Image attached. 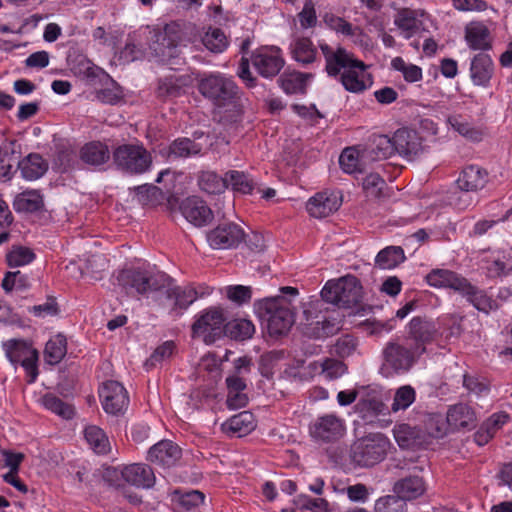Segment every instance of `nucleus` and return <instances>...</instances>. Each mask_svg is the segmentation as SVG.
<instances>
[{"label": "nucleus", "mask_w": 512, "mask_h": 512, "mask_svg": "<svg viewBox=\"0 0 512 512\" xmlns=\"http://www.w3.org/2000/svg\"><path fill=\"white\" fill-rule=\"evenodd\" d=\"M36 255L29 247L13 245L6 254V263L9 267H21L30 264Z\"/></svg>", "instance_id": "53"}, {"label": "nucleus", "mask_w": 512, "mask_h": 512, "mask_svg": "<svg viewBox=\"0 0 512 512\" xmlns=\"http://www.w3.org/2000/svg\"><path fill=\"white\" fill-rule=\"evenodd\" d=\"M393 136L395 154L411 160L422 152V138L415 130L400 128Z\"/></svg>", "instance_id": "19"}, {"label": "nucleus", "mask_w": 512, "mask_h": 512, "mask_svg": "<svg viewBox=\"0 0 512 512\" xmlns=\"http://www.w3.org/2000/svg\"><path fill=\"white\" fill-rule=\"evenodd\" d=\"M155 40L151 46L155 56L160 58L162 62L174 64L173 60L178 57V43L180 37L177 32L166 27L163 31L155 34Z\"/></svg>", "instance_id": "18"}, {"label": "nucleus", "mask_w": 512, "mask_h": 512, "mask_svg": "<svg viewBox=\"0 0 512 512\" xmlns=\"http://www.w3.org/2000/svg\"><path fill=\"white\" fill-rule=\"evenodd\" d=\"M42 403L47 410L63 419L69 420L74 417L75 409L73 405L64 402L52 393L45 394L42 398Z\"/></svg>", "instance_id": "52"}, {"label": "nucleus", "mask_w": 512, "mask_h": 512, "mask_svg": "<svg viewBox=\"0 0 512 512\" xmlns=\"http://www.w3.org/2000/svg\"><path fill=\"white\" fill-rule=\"evenodd\" d=\"M405 260L404 251L399 246H389L378 252L375 263L381 269H393Z\"/></svg>", "instance_id": "50"}, {"label": "nucleus", "mask_w": 512, "mask_h": 512, "mask_svg": "<svg viewBox=\"0 0 512 512\" xmlns=\"http://www.w3.org/2000/svg\"><path fill=\"white\" fill-rule=\"evenodd\" d=\"M21 176L28 181L41 178L48 170V162L38 153H30L17 161Z\"/></svg>", "instance_id": "29"}, {"label": "nucleus", "mask_w": 512, "mask_h": 512, "mask_svg": "<svg viewBox=\"0 0 512 512\" xmlns=\"http://www.w3.org/2000/svg\"><path fill=\"white\" fill-rule=\"evenodd\" d=\"M319 48L324 56L325 71L329 77L337 78L347 68H360V71L366 70V65L363 61L356 59L352 53L341 46L333 48L327 43H320Z\"/></svg>", "instance_id": "8"}, {"label": "nucleus", "mask_w": 512, "mask_h": 512, "mask_svg": "<svg viewBox=\"0 0 512 512\" xmlns=\"http://www.w3.org/2000/svg\"><path fill=\"white\" fill-rule=\"evenodd\" d=\"M372 160L387 159L395 155L394 136L374 134L369 138L367 146L363 151Z\"/></svg>", "instance_id": "27"}, {"label": "nucleus", "mask_w": 512, "mask_h": 512, "mask_svg": "<svg viewBox=\"0 0 512 512\" xmlns=\"http://www.w3.org/2000/svg\"><path fill=\"white\" fill-rule=\"evenodd\" d=\"M344 432L343 421L334 414L320 416L310 426L311 436L322 442L337 441L344 435Z\"/></svg>", "instance_id": "15"}, {"label": "nucleus", "mask_w": 512, "mask_h": 512, "mask_svg": "<svg viewBox=\"0 0 512 512\" xmlns=\"http://www.w3.org/2000/svg\"><path fill=\"white\" fill-rule=\"evenodd\" d=\"M132 190L135 192L137 201L142 205L154 206L158 204L163 197L161 189L153 184L136 186L132 188Z\"/></svg>", "instance_id": "54"}, {"label": "nucleus", "mask_w": 512, "mask_h": 512, "mask_svg": "<svg viewBox=\"0 0 512 512\" xmlns=\"http://www.w3.org/2000/svg\"><path fill=\"white\" fill-rule=\"evenodd\" d=\"M447 423L455 428H471L475 425V413L466 404L460 403L449 408L447 412Z\"/></svg>", "instance_id": "37"}, {"label": "nucleus", "mask_w": 512, "mask_h": 512, "mask_svg": "<svg viewBox=\"0 0 512 512\" xmlns=\"http://www.w3.org/2000/svg\"><path fill=\"white\" fill-rule=\"evenodd\" d=\"M323 21L330 29L337 33H341L345 36L354 35L352 24L342 17L336 16L332 13H327L324 15Z\"/></svg>", "instance_id": "61"}, {"label": "nucleus", "mask_w": 512, "mask_h": 512, "mask_svg": "<svg viewBox=\"0 0 512 512\" xmlns=\"http://www.w3.org/2000/svg\"><path fill=\"white\" fill-rule=\"evenodd\" d=\"M244 238V229L234 222L220 223L207 233V241L214 249L236 248Z\"/></svg>", "instance_id": "12"}, {"label": "nucleus", "mask_w": 512, "mask_h": 512, "mask_svg": "<svg viewBox=\"0 0 512 512\" xmlns=\"http://www.w3.org/2000/svg\"><path fill=\"white\" fill-rule=\"evenodd\" d=\"M256 310L268 334L278 338L287 335L295 322V313L290 301L283 296L260 300Z\"/></svg>", "instance_id": "1"}, {"label": "nucleus", "mask_w": 512, "mask_h": 512, "mask_svg": "<svg viewBox=\"0 0 512 512\" xmlns=\"http://www.w3.org/2000/svg\"><path fill=\"white\" fill-rule=\"evenodd\" d=\"M107 75H108V73H106L102 68H100L90 62H87L84 65V69H83L84 79L86 80L87 84L89 86L93 87L94 89H97V87L100 85V82L102 80H107Z\"/></svg>", "instance_id": "63"}, {"label": "nucleus", "mask_w": 512, "mask_h": 512, "mask_svg": "<svg viewBox=\"0 0 512 512\" xmlns=\"http://www.w3.org/2000/svg\"><path fill=\"white\" fill-rule=\"evenodd\" d=\"M227 317L220 307H210L203 310L192 324L194 337H201L207 344L214 343L224 336Z\"/></svg>", "instance_id": "7"}, {"label": "nucleus", "mask_w": 512, "mask_h": 512, "mask_svg": "<svg viewBox=\"0 0 512 512\" xmlns=\"http://www.w3.org/2000/svg\"><path fill=\"white\" fill-rule=\"evenodd\" d=\"M67 353V341L65 336L58 334L50 339L45 346L44 357L48 364H58Z\"/></svg>", "instance_id": "49"}, {"label": "nucleus", "mask_w": 512, "mask_h": 512, "mask_svg": "<svg viewBox=\"0 0 512 512\" xmlns=\"http://www.w3.org/2000/svg\"><path fill=\"white\" fill-rule=\"evenodd\" d=\"M339 329V322L335 318L323 316L315 322L308 323L305 328V333L309 337L320 339L336 334Z\"/></svg>", "instance_id": "42"}, {"label": "nucleus", "mask_w": 512, "mask_h": 512, "mask_svg": "<svg viewBox=\"0 0 512 512\" xmlns=\"http://www.w3.org/2000/svg\"><path fill=\"white\" fill-rule=\"evenodd\" d=\"M190 77L187 75H169L158 81L157 95L163 99H172L179 97L184 92V88L189 86Z\"/></svg>", "instance_id": "31"}, {"label": "nucleus", "mask_w": 512, "mask_h": 512, "mask_svg": "<svg viewBox=\"0 0 512 512\" xmlns=\"http://www.w3.org/2000/svg\"><path fill=\"white\" fill-rule=\"evenodd\" d=\"M394 24L403 31L404 37L409 39L418 31L420 21L415 10L402 8L395 15Z\"/></svg>", "instance_id": "45"}, {"label": "nucleus", "mask_w": 512, "mask_h": 512, "mask_svg": "<svg viewBox=\"0 0 512 512\" xmlns=\"http://www.w3.org/2000/svg\"><path fill=\"white\" fill-rule=\"evenodd\" d=\"M77 164L76 150L70 144H60L53 158V169L59 173L72 170Z\"/></svg>", "instance_id": "39"}, {"label": "nucleus", "mask_w": 512, "mask_h": 512, "mask_svg": "<svg viewBox=\"0 0 512 512\" xmlns=\"http://www.w3.org/2000/svg\"><path fill=\"white\" fill-rule=\"evenodd\" d=\"M488 183V172L478 165H468L462 169L456 184L461 191L477 192Z\"/></svg>", "instance_id": "24"}, {"label": "nucleus", "mask_w": 512, "mask_h": 512, "mask_svg": "<svg viewBox=\"0 0 512 512\" xmlns=\"http://www.w3.org/2000/svg\"><path fill=\"white\" fill-rule=\"evenodd\" d=\"M459 294L466 299L475 309L485 314L497 310L499 304L487 291L473 285L467 278L459 291Z\"/></svg>", "instance_id": "21"}, {"label": "nucleus", "mask_w": 512, "mask_h": 512, "mask_svg": "<svg viewBox=\"0 0 512 512\" xmlns=\"http://www.w3.org/2000/svg\"><path fill=\"white\" fill-rule=\"evenodd\" d=\"M5 292H11L13 289H26L28 287L27 276L20 271L7 272L1 284Z\"/></svg>", "instance_id": "62"}, {"label": "nucleus", "mask_w": 512, "mask_h": 512, "mask_svg": "<svg viewBox=\"0 0 512 512\" xmlns=\"http://www.w3.org/2000/svg\"><path fill=\"white\" fill-rule=\"evenodd\" d=\"M289 49L292 59L302 67H307L317 60V49L308 37L296 38Z\"/></svg>", "instance_id": "30"}, {"label": "nucleus", "mask_w": 512, "mask_h": 512, "mask_svg": "<svg viewBox=\"0 0 512 512\" xmlns=\"http://www.w3.org/2000/svg\"><path fill=\"white\" fill-rule=\"evenodd\" d=\"M374 512H407V505L401 498L387 495L376 500Z\"/></svg>", "instance_id": "58"}, {"label": "nucleus", "mask_w": 512, "mask_h": 512, "mask_svg": "<svg viewBox=\"0 0 512 512\" xmlns=\"http://www.w3.org/2000/svg\"><path fill=\"white\" fill-rule=\"evenodd\" d=\"M437 334L434 322L426 317H413L407 326V341L421 356L426 352V346L433 342Z\"/></svg>", "instance_id": "13"}, {"label": "nucleus", "mask_w": 512, "mask_h": 512, "mask_svg": "<svg viewBox=\"0 0 512 512\" xmlns=\"http://www.w3.org/2000/svg\"><path fill=\"white\" fill-rule=\"evenodd\" d=\"M356 408L362 414V417L366 419L383 414L386 407L379 395L367 394L359 399Z\"/></svg>", "instance_id": "51"}, {"label": "nucleus", "mask_w": 512, "mask_h": 512, "mask_svg": "<svg viewBox=\"0 0 512 512\" xmlns=\"http://www.w3.org/2000/svg\"><path fill=\"white\" fill-rule=\"evenodd\" d=\"M174 279L167 273L156 269L155 267H144L142 286L145 295L150 293L164 292L165 287L172 284Z\"/></svg>", "instance_id": "34"}, {"label": "nucleus", "mask_w": 512, "mask_h": 512, "mask_svg": "<svg viewBox=\"0 0 512 512\" xmlns=\"http://www.w3.org/2000/svg\"><path fill=\"white\" fill-rule=\"evenodd\" d=\"M255 333V326L248 319H234L225 322L224 335L229 336L236 341H245L250 339Z\"/></svg>", "instance_id": "46"}, {"label": "nucleus", "mask_w": 512, "mask_h": 512, "mask_svg": "<svg viewBox=\"0 0 512 512\" xmlns=\"http://www.w3.org/2000/svg\"><path fill=\"white\" fill-rule=\"evenodd\" d=\"M465 40L472 50L485 52L492 48L489 29L482 23H472L467 26Z\"/></svg>", "instance_id": "32"}, {"label": "nucleus", "mask_w": 512, "mask_h": 512, "mask_svg": "<svg viewBox=\"0 0 512 512\" xmlns=\"http://www.w3.org/2000/svg\"><path fill=\"white\" fill-rule=\"evenodd\" d=\"M389 439L382 433H369L350 446L349 458L358 468H371L381 463L390 448Z\"/></svg>", "instance_id": "3"}, {"label": "nucleus", "mask_w": 512, "mask_h": 512, "mask_svg": "<svg viewBox=\"0 0 512 512\" xmlns=\"http://www.w3.org/2000/svg\"><path fill=\"white\" fill-rule=\"evenodd\" d=\"M251 62L258 74L266 79L276 77L285 65L281 49L275 46L257 50L252 54Z\"/></svg>", "instance_id": "11"}, {"label": "nucleus", "mask_w": 512, "mask_h": 512, "mask_svg": "<svg viewBox=\"0 0 512 512\" xmlns=\"http://www.w3.org/2000/svg\"><path fill=\"white\" fill-rule=\"evenodd\" d=\"M322 299L343 309L358 311L363 299V287L354 275H346L336 281H328L321 290Z\"/></svg>", "instance_id": "4"}, {"label": "nucleus", "mask_w": 512, "mask_h": 512, "mask_svg": "<svg viewBox=\"0 0 512 512\" xmlns=\"http://www.w3.org/2000/svg\"><path fill=\"white\" fill-rule=\"evenodd\" d=\"M391 66L394 70L401 72L405 81L409 83L418 82L422 79V69L415 64L406 63L401 57L393 58Z\"/></svg>", "instance_id": "55"}, {"label": "nucleus", "mask_w": 512, "mask_h": 512, "mask_svg": "<svg viewBox=\"0 0 512 512\" xmlns=\"http://www.w3.org/2000/svg\"><path fill=\"white\" fill-rule=\"evenodd\" d=\"M312 77L311 73L286 71L279 77L278 83L286 94H305L307 81Z\"/></svg>", "instance_id": "35"}, {"label": "nucleus", "mask_w": 512, "mask_h": 512, "mask_svg": "<svg viewBox=\"0 0 512 512\" xmlns=\"http://www.w3.org/2000/svg\"><path fill=\"white\" fill-rule=\"evenodd\" d=\"M198 92L215 108L235 106L240 89L232 77L220 72L205 73L198 81Z\"/></svg>", "instance_id": "2"}, {"label": "nucleus", "mask_w": 512, "mask_h": 512, "mask_svg": "<svg viewBox=\"0 0 512 512\" xmlns=\"http://www.w3.org/2000/svg\"><path fill=\"white\" fill-rule=\"evenodd\" d=\"M495 72V64L486 52H479L471 59L470 78L475 86L487 88Z\"/></svg>", "instance_id": "22"}, {"label": "nucleus", "mask_w": 512, "mask_h": 512, "mask_svg": "<svg viewBox=\"0 0 512 512\" xmlns=\"http://www.w3.org/2000/svg\"><path fill=\"white\" fill-rule=\"evenodd\" d=\"M79 156L84 163L99 166L110 159V151L106 144L100 141H92L81 148Z\"/></svg>", "instance_id": "36"}, {"label": "nucleus", "mask_w": 512, "mask_h": 512, "mask_svg": "<svg viewBox=\"0 0 512 512\" xmlns=\"http://www.w3.org/2000/svg\"><path fill=\"white\" fill-rule=\"evenodd\" d=\"M198 185L207 194H220L227 188L226 174L221 177L213 171H203L198 177Z\"/></svg>", "instance_id": "48"}, {"label": "nucleus", "mask_w": 512, "mask_h": 512, "mask_svg": "<svg viewBox=\"0 0 512 512\" xmlns=\"http://www.w3.org/2000/svg\"><path fill=\"white\" fill-rule=\"evenodd\" d=\"M322 375L328 380H334L341 377L347 370L346 365L339 360L326 358L323 360Z\"/></svg>", "instance_id": "64"}, {"label": "nucleus", "mask_w": 512, "mask_h": 512, "mask_svg": "<svg viewBox=\"0 0 512 512\" xmlns=\"http://www.w3.org/2000/svg\"><path fill=\"white\" fill-rule=\"evenodd\" d=\"M364 72L360 68H347L338 78L348 92L362 93L368 88L363 79Z\"/></svg>", "instance_id": "47"}, {"label": "nucleus", "mask_w": 512, "mask_h": 512, "mask_svg": "<svg viewBox=\"0 0 512 512\" xmlns=\"http://www.w3.org/2000/svg\"><path fill=\"white\" fill-rule=\"evenodd\" d=\"M96 98L106 104H117L123 98L120 85L108 74L107 80H102L95 89Z\"/></svg>", "instance_id": "41"}, {"label": "nucleus", "mask_w": 512, "mask_h": 512, "mask_svg": "<svg viewBox=\"0 0 512 512\" xmlns=\"http://www.w3.org/2000/svg\"><path fill=\"white\" fill-rule=\"evenodd\" d=\"M84 437L95 453L105 455L110 452L109 439L100 427L95 425L87 426L84 430Z\"/></svg>", "instance_id": "44"}, {"label": "nucleus", "mask_w": 512, "mask_h": 512, "mask_svg": "<svg viewBox=\"0 0 512 512\" xmlns=\"http://www.w3.org/2000/svg\"><path fill=\"white\" fill-rule=\"evenodd\" d=\"M420 357L421 355L409 344L389 341L382 350L381 373L385 377L407 374Z\"/></svg>", "instance_id": "5"}, {"label": "nucleus", "mask_w": 512, "mask_h": 512, "mask_svg": "<svg viewBox=\"0 0 512 512\" xmlns=\"http://www.w3.org/2000/svg\"><path fill=\"white\" fill-rule=\"evenodd\" d=\"M180 211L185 219L197 227H202L211 222L213 212L209 206L197 196L186 198L180 204Z\"/></svg>", "instance_id": "20"}, {"label": "nucleus", "mask_w": 512, "mask_h": 512, "mask_svg": "<svg viewBox=\"0 0 512 512\" xmlns=\"http://www.w3.org/2000/svg\"><path fill=\"white\" fill-rule=\"evenodd\" d=\"M44 206L42 195L36 190L24 191L18 194L13 202L17 212L33 213L41 210Z\"/></svg>", "instance_id": "40"}, {"label": "nucleus", "mask_w": 512, "mask_h": 512, "mask_svg": "<svg viewBox=\"0 0 512 512\" xmlns=\"http://www.w3.org/2000/svg\"><path fill=\"white\" fill-rule=\"evenodd\" d=\"M123 480L137 488L149 489L154 486L156 477L153 469L144 463H133L121 469Z\"/></svg>", "instance_id": "23"}, {"label": "nucleus", "mask_w": 512, "mask_h": 512, "mask_svg": "<svg viewBox=\"0 0 512 512\" xmlns=\"http://www.w3.org/2000/svg\"><path fill=\"white\" fill-rule=\"evenodd\" d=\"M113 162L123 173L140 175L150 169L152 156L142 144H122L114 149Z\"/></svg>", "instance_id": "6"}, {"label": "nucleus", "mask_w": 512, "mask_h": 512, "mask_svg": "<svg viewBox=\"0 0 512 512\" xmlns=\"http://www.w3.org/2000/svg\"><path fill=\"white\" fill-rule=\"evenodd\" d=\"M393 491L395 496L401 498L405 502L422 496L426 491V486L422 477L418 475H410L395 482Z\"/></svg>", "instance_id": "26"}, {"label": "nucleus", "mask_w": 512, "mask_h": 512, "mask_svg": "<svg viewBox=\"0 0 512 512\" xmlns=\"http://www.w3.org/2000/svg\"><path fill=\"white\" fill-rule=\"evenodd\" d=\"M182 457L181 447L171 440H161L148 451L147 460L164 469L174 467Z\"/></svg>", "instance_id": "16"}, {"label": "nucleus", "mask_w": 512, "mask_h": 512, "mask_svg": "<svg viewBox=\"0 0 512 512\" xmlns=\"http://www.w3.org/2000/svg\"><path fill=\"white\" fill-rule=\"evenodd\" d=\"M7 358L12 364H20L33 383L38 376V351L24 340L11 339L3 344Z\"/></svg>", "instance_id": "9"}, {"label": "nucleus", "mask_w": 512, "mask_h": 512, "mask_svg": "<svg viewBox=\"0 0 512 512\" xmlns=\"http://www.w3.org/2000/svg\"><path fill=\"white\" fill-rule=\"evenodd\" d=\"M342 195L339 191H322L311 197L306 205L308 213L314 218H325L339 209Z\"/></svg>", "instance_id": "17"}, {"label": "nucleus", "mask_w": 512, "mask_h": 512, "mask_svg": "<svg viewBox=\"0 0 512 512\" xmlns=\"http://www.w3.org/2000/svg\"><path fill=\"white\" fill-rule=\"evenodd\" d=\"M103 409L111 415L123 414L129 405V396L124 386L114 380L103 383L99 390Z\"/></svg>", "instance_id": "14"}, {"label": "nucleus", "mask_w": 512, "mask_h": 512, "mask_svg": "<svg viewBox=\"0 0 512 512\" xmlns=\"http://www.w3.org/2000/svg\"><path fill=\"white\" fill-rule=\"evenodd\" d=\"M339 164L345 173L361 172L360 168V154L355 147L345 148L340 157Z\"/></svg>", "instance_id": "57"}, {"label": "nucleus", "mask_w": 512, "mask_h": 512, "mask_svg": "<svg viewBox=\"0 0 512 512\" xmlns=\"http://www.w3.org/2000/svg\"><path fill=\"white\" fill-rule=\"evenodd\" d=\"M362 186L367 196L379 198L386 182L378 173H370L363 179Z\"/></svg>", "instance_id": "60"}, {"label": "nucleus", "mask_w": 512, "mask_h": 512, "mask_svg": "<svg viewBox=\"0 0 512 512\" xmlns=\"http://www.w3.org/2000/svg\"><path fill=\"white\" fill-rule=\"evenodd\" d=\"M427 284L434 288H449L459 293L466 278L448 269H433L426 276Z\"/></svg>", "instance_id": "25"}, {"label": "nucleus", "mask_w": 512, "mask_h": 512, "mask_svg": "<svg viewBox=\"0 0 512 512\" xmlns=\"http://www.w3.org/2000/svg\"><path fill=\"white\" fill-rule=\"evenodd\" d=\"M256 427L254 415L249 411H242L228 420L222 425V431L230 436L242 437L249 434Z\"/></svg>", "instance_id": "28"}, {"label": "nucleus", "mask_w": 512, "mask_h": 512, "mask_svg": "<svg viewBox=\"0 0 512 512\" xmlns=\"http://www.w3.org/2000/svg\"><path fill=\"white\" fill-rule=\"evenodd\" d=\"M144 267L127 268L119 271L116 279L118 285L127 293L135 292L144 296L145 290L142 286Z\"/></svg>", "instance_id": "33"}, {"label": "nucleus", "mask_w": 512, "mask_h": 512, "mask_svg": "<svg viewBox=\"0 0 512 512\" xmlns=\"http://www.w3.org/2000/svg\"><path fill=\"white\" fill-rule=\"evenodd\" d=\"M202 145L186 137L175 139L168 148V157L173 159L198 156L202 152Z\"/></svg>", "instance_id": "38"}, {"label": "nucleus", "mask_w": 512, "mask_h": 512, "mask_svg": "<svg viewBox=\"0 0 512 512\" xmlns=\"http://www.w3.org/2000/svg\"><path fill=\"white\" fill-rule=\"evenodd\" d=\"M415 398L416 392L412 386H401L395 392L391 410L393 412L406 410L415 401Z\"/></svg>", "instance_id": "56"}, {"label": "nucleus", "mask_w": 512, "mask_h": 512, "mask_svg": "<svg viewBox=\"0 0 512 512\" xmlns=\"http://www.w3.org/2000/svg\"><path fill=\"white\" fill-rule=\"evenodd\" d=\"M165 297L156 299L158 305L169 308V314L173 317H179L183 311L193 304L199 297L197 290L190 286H177L169 284L164 289Z\"/></svg>", "instance_id": "10"}, {"label": "nucleus", "mask_w": 512, "mask_h": 512, "mask_svg": "<svg viewBox=\"0 0 512 512\" xmlns=\"http://www.w3.org/2000/svg\"><path fill=\"white\" fill-rule=\"evenodd\" d=\"M226 181L227 188L231 187L234 192L245 195L252 194L256 185L248 173L238 170L227 171Z\"/></svg>", "instance_id": "43"}, {"label": "nucleus", "mask_w": 512, "mask_h": 512, "mask_svg": "<svg viewBox=\"0 0 512 512\" xmlns=\"http://www.w3.org/2000/svg\"><path fill=\"white\" fill-rule=\"evenodd\" d=\"M203 44L208 50L220 53L225 50L228 43L224 32L219 28H214L205 34Z\"/></svg>", "instance_id": "59"}]
</instances>
